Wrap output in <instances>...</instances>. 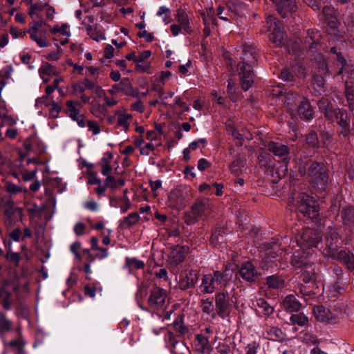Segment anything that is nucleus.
I'll return each instance as SVG.
<instances>
[{
    "label": "nucleus",
    "instance_id": "1",
    "mask_svg": "<svg viewBox=\"0 0 354 354\" xmlns=\"http://www.w3.org/2000/svg\"><path fill=\"white\" fill-rule=\"evenodd\" d=\"M257 50L251 46H244L240 54L241 61L237 66L241 86L244 91H248L254 80L253 66L257 64Z\"/></svg>",
    "mask_w": 354,
    "mask_h": 354
},
{
    "label": "nucleus",
    "instance_id": "2",
    "mask_svg": "<svg viewBox=\"0 0 354 354\" xmlns=\"http://www.w3.org/2000/svg\"><path fill=\"white\" fill-rule=\"evenodd\" d=\"M233 274L232 269L226 266L223 272L216 270L213 273L204 274L201 278L199 289L203 294L213 293L217 289L226 287Z\"/></svg>",
    "mask_w": 354,
    "mask_h": 354
},
{
    "label": "nucleus",
    "instance_id": "3",
    "mask_svg": "<svg viewBox=\"0 0 354 354\" xmlns=\"http://www.w3.org/2000/svg\"><path fill=\"white\" fill-rule=\"evenodd\" d=\"M307 164H301L299 166L298 171L301 176H306L309 183L315 188L320 191L326 189L328 182V174L325 169L322 167L318 162H314L308 167L306 171Z\"/></svg>",
    "mask_w": 354,
    "mask_h": 354
},
{
    "label": "nucleus",
    "instance_id": "4",
    "mask_svg": "<svg viewBox=\"0 0 354 354\" xmlns=\"http://www.w3.org/2000/svg\"><path fill=\"white\" fill-rule=\"evenodd\" d=\"M286 104L292 113L297 112L301 119L310 120L313 117V110L309 101L294 94L288 95Z\"/></svg>",
    "mask_w": 354,
    "mask_h": 354
},
{
    "label": "nucleus",
    "instance_id": "5",
    "mask_svg": "<svg viewBox=\"0 0 354 354\" xmlns=\"http://www.w3.org/2000/svg\"><path fill=\"white\" fill-rule=\"evenodd\" d=\"M303 252L297 251L294 252L292 259V263L297 268H301L304 271L301 273L302 281L307 283L315 278V269L312 263L309 261L306 255L302 254ZM305 254V252H304Z\"/></svg>",
    "mask_w": 354,
    "mask_h": 354
},
{
    "label": "nucleus",
    "instance_id": "6",
    "mask_svg": "<svg viewBox=\"0 0 354 354\" xmlns=\"http://www.w3.org/2000/svg\"><path fill=\"white\" fill-rule=\"evenodd\" d=\"M297 208L304 214L311 219L317 218L319 209L317 201L309 195L301 193L297 198Z\"/></svg>",
    "mask_w": 354,
    "mask_h": 354
},
{
    "label": "nucleus",
    "instance_id": "7",
    "mask_svg": "<svg viewBox=\"0 0 354 354\" xmlns=\"http://www.w3.org/2000/svg\"><path fill=\"white\" fill-rule=\"evenodd\" d=\"M211 208V204L207 199L201 200L196 202L192 206L190 213H186L185 215V221L188 224L196 223L200 218L207 216Z\"/></svg>",
    "mask_w": 354,
    "mask_h": 354
},
{
    "label": "nucleus",
    "instance_id": "8",
    "mask_svg": "<svg viewBox=\"0 0 354 354\" xmlns=\"http://www.w3.org/2000/svg\"><path fill=\"white\" fill-rule=\"evenodd\" d=\"M166 290L160 287H153L148 298L149 307L153 310H163L167 306Z\"/></svg>",
    "mask_w": 354,
    "mask_h": 354
},
{
    "label": "nucleus",
    "instance_id": "9",
    "mask_svg": "<svg viewBox=\"0 0 354 354\" xmlns=\"http://www.w3.org/2000/svg\"><path fill=\"white\" fill-rule=\"evenodd\" d=\"M266 24L268 26V31L270 32L269 35V39L276 46H280L283 44L284 41V33L281 30L278 21L277 19L270 15L266 18Z\"/></svg>",
    "mask_w": 354,
    "mask_h": 354
},
{
    "label": "nucleus",
    "instance_id": "10",
    "mask_svg": "<svg viewBox=\"0 0 354 354\" xmlns=\"http://www.w3.org/2000/svg\"><path fill=\"white\" fill-rule=\"evenodd\" d=\"M321 239L318 232L307 228L300 235L297 242L303 248H317Z\"/></svg>",
    "mask_w": 354,
    "mask_h": 354
},
{
    "label": "nucleus",
    "instance_id": "11",
    "mask_svg": "<svg viewBox=\"0 0 354 354\" xmlns=\"http://www.w3.org/2000/svg\"><path fill=\"white\" fill-rule=\"evenodd\" d=\"M239 274L245 283L250 284L257 283L261 277V273L251 261L242 263Z\"/></svg>",
    "mask_w": 354,
    "mask_h": 354
},
{
    "label": "nucleus",
    "instance_id": "12",
    "mask_svg": "<svg viewBox=\"0 0 354 354\" xmlns=\"http://www.w3.org/2000/svg\"><path fill=\"white\" fill-rule=\"evenodd\" d=\"M198 279V272L194 269H186L179 276L178 287L182 290L194 288Z\"/></svg>",
    "mask_w": 354,
    "mask_h": 354
},
{
    "label": "nucleus",
    "instance_id": "13",
    "mask_svg": "<svg viewBox=\"0 0 354 354\" xmlns=\"http://www.w3.org/2000/svg\"><path fill=\"white\" fill-rule=\"evenodd\" d=\"M326 248L323 250V254L333 258L338 252L339 236L335 230H330L326 235Z\"/></svg>",
    "mask_w": 354,
    "mask_h": 354
},
{
    "label": "nucleus",
    "instance_id": "14",
    "mask_svg": "<svg viewBox=\"0 0 354 354\" xmlns=\"http://www.w3.org/2000/svg\"><path fill=\"white\" fill-rule=\"evenodd\" d=\"M68 116L76 122L79 127L84 125V118L85 116L80 113L81 103L78 100H67L66 102Z\"/></svg>",
    "mask_w": 354,
    "mask_h": 354
},
{
    "label": "nucleus",
    "instance_id": "15",
    "mask_svg": "<svg viewBox=\"0 0 354 354\" xmlns=\"http://www.w3.org/2000/svg\"><path fill=\"white\" fill-rule=\"evenodd\" d=\"M228 292L222 291L215 295V303L216 313L222 319H225L229 315V303L227 301Z\"/></svg>",
    "mask_w": 354,
    "mask_h": 354
},
{
    "label": "nucleus",
    "instance_id": "16",
    "mask_svg": "<svg viewBox=\"0 0 354 354\" xmlns=\"http://www.w3.org/2000/svg\"><path fill=\"white\" fill-rule=\"evenodd\" d=\"M188 248L180 245H175L171 250L169 257L168 262L173 266H177L182 263L185 258V254L188 251Z\"/></svg>",
    "mask_w": 354,
    "mask_h": 354
},
{
    "label": "nucleus",
    "instance_id": "17",
    "mask_svg": "<svg viewBox=\"0 0 354 354\" xmlns=\"http://www.w3.org/2000/svg\"><path fill=\"white\" fill-rule=\"evenodd\" d=\"M186 195L182 188L174 189L169 195L170 204L176 209H183L186 205Z\"/></svg>",
    "mask_w": 354,
    "mask_h": 354
},
{
    "label": "nucleus",
    "instance_id": "18",
    "mask_svg": "<svg viewBox=\"0 0 354 354\" xmlns=\"http://www.w3.org/2000/svg\"><path fill=\"white\" fill-rule=\"evenodd\" d=\"M277 7L278 12L285 17L289 13L293 12L296 10V3L295 0H271Z\"/></svg>",
    "mask_w": 354,
    "mask_h": 354
},
{
    "label": "nucleus",
    "instance_id": "19",
    "mask_svg": "<svg viewBox=\"0 0 354 354\" xmlns=\"http://www.w3.org/2000/svg\"><path fill=\"white\" fill-rule=\"evenodd\" d=\"M269 151L273 153L275 156L286 160L289 155V148L281 142L270 141L267 145Z\"/></svg>",
    "mask_w": 354,
    "mask_h": 354
},
{
    "label": "nucleus",
    "instance_id": "20",
    "mask_svg": "<svg viewBox=\"0 0 354 354\" xmlns=\"http://www.w3.org/2000/svg\"><path fill=\"white\" fill-rule=\"evenodd\" d=\"M313 314L315 318L322 322L335 323L336 322L335 317L333 315L331 312L326 308L322 306H317L314 307Z\"/></svg>",
    "mask_w": 354,
    "mask_h": 354
},
{
    "label": "nucleus",
    "instance_id": "21",
    "mask_svg": "<svg viewBox=\"0 0 354 354\" xmlns=\"http://www.w3.org/2000/svg\"><path fill=\"white\" fill-rule=\"evenodd\" d=\"M175 18L178 22V24L183 27V31L184 34H190L192 32V29L190 25V18L185 10L178 8L176 10Z\"/></svg>",
    "mask_w": 354,
    "mask_h": 354
},
{
    "label": "nucleus",
    "instance_id": "22",
    "mask_svg": "<svg viewBox=\"0 0 354 354\" xmlns=\"http://www.w3.org/2000/svg\"><path fill=\"white\" fill-rule=\"evenodd\" d=\"M332 259L345 265L349 270H354V254L350 251L340 250Z\"/></svg>",
    "mask_w": 354,
    "mask_h": 354
},
{
    "label": "nucleus",
    "instance_id": "23",
    "mask_svg": "<svg viewBox=\"0 0 354 354\" xmlns=\"http://www.w3.org/2000/svg\"><path fill=\"white\" fill-rule=\"evenodd\" d=\"M50 32L54 35V39H57V37L62 35L64 37V39L60 40V44L64 45L68 43V38L71 36V32L68 30V26L67 24H63L61 26L56 25L50 29Z\"/></svg>",
    "mask_w": 354,
    "mask_h": 354
},
{
    "label": "nucleus",
    "instance_id": "24",
    "mask_svg": "<svg viewBox=\"0 0 354 354\" xmlns=\"http://www.w3.org/2000/svg\"><path fill=\"white\" fill-rule=\"evenodd\" d=\"M194 346L196 350L202 354H209L211 351L208 337L203 334L196 335L194 339Z\"/></svg>",
    "mask_w": 354,
    "mask_h": 354
},
{
    "label": "nucleus",
    "instance_id": "25",
    "mask_svg": "<svg viewBox=\"0 0 354 354\" xmlns=\"http://www.w3.org/2000/svg\"><path fill=\"white\" fill-rule=\"evenodd\" d=\"M333 113V115L329 118V120L333 122L336 121L337 124L344 129H347L349 127L348 115L344 110L336 109Z\"/></svg>",
    "mask_w": 354,
    "mask_h": 354
},
{
    "label": "nucleus",
    "instance_id": "26",
    "mask_svg": "<svg viewBox=\"0 0 354 354\" xmlns=\"http://www.w3.org/2000/svg\"><path fill=\"white\" fill-rule=\"evenodd\" d=\"M283 306L289 312H298L301 307V304L295 295H289L284 298Z\"/></svg>",
    "mask_w": 354,
    "mask_h": 354
},
{
    "label": "nucleus",
    "instance_id": "27",
    "mask_svg": "<svg viewBox=\"0 0 354 354\" xmlns=\"http://www.w3.org/2000/svg\"><path fill=\"white\" fill-rule=\"evenodd\" d=\"M318 107L319 111L324 113L326 117L328 118H331V116L333 115V112L336 109L333 102L328 97H322L319 100Z\"/></svg>",
    "mask_w": 354,
    "mask_h": 354
},
{
    "label": "nucleus",
    "instance_id": "28",
    "mask_svg": "<svg viewBox=\"0 0 354 354\" xmlns=\"http://www.w3.org/2000/svg\"><path fill=\"white\" fill-rule=\"evenodd\" d=\"M113 156L112 153L110 152L104 153L103 157L100 160V165L102 167L101 173L104 176L108 175L112 169V167L111 165V160H113Z\"/></svg>",
    "mask_w": 354,
    "mask_h": 354
},
{
    "label": "nucleus",
    "instance_id": "29",
    "mask_svg": "<svg viewBox=\"0 0 354 354\" xmlns=\"http://www.w3.org/2000/svg\"><path fill=\"white\" fill-rule=\"evenodd\" d=\"M115 115L118 116L117 118V124L118 126L122 127V129L127 131L130 125L131 122L132 121L133 117L131 114L122 113V112H116Z\"/></svg>",
    "mask_w": 354,
    "mask_h": 354
},
{
    "label": "nucleus",
    "instance_id": "30",
    "mask_svg": "<svg viewBox=\"0 0 354 354\" xmlns=\"http://www.w3.org/2000/svg\"><path fill=\"white\" fill-rule=\"evenodd\" d=\"M39 75L44 82H48V77L50 75H55L57 73L55 66L48 62L43 63L39 69Z\"/></svg>",
    "mask_w": 354,
    "mask_h": 354
},
{
    "label": "nucleus",
    "instance_id": "31",
    "mask_svg": "<svg viewBox=\"0 0 354 354\" xmlns=\"http://www.w3.org/2000/svg\"><path fill=\"white\" fill-rule=\"evenodd\" d=\"M16 213L21 214V209L19 208H17L13 205L12 203H8L5 205V211L4 214L6 217V222L9 225H12L13 223V216Z\"/></svg>",
    "mask_w": 354,
    "mask_h": 354
},
{
    "label": "nucleus",
    "instance_id": "32",
    "mask_svg": "<svg viewBox=\"0 0 354 354\" xmlns=\"http://www.w3.org/2000/svg\"><path fill=\"white\" fill-rule=\"evenodd\" d=\"M45 2H35L34 5L29 8L28 15L31 18L36 16L38 18H41V12L44 11L45 7H46Z\"/></svg>",
    "mask_w": 354,
    "mask_h": 354
},
{
    "label": "nucleus",
    "instance_id": "33",
    "mask_svg": "<svg viewBox=\"0 0 354 354\" xmlns=\"http://www.w3.org/2000/svg\"><path fill=\"white\" fill-rule=\"evenodd\" d=\"M86 30L89 37L95 41L99 42L106 39L105 35L95 26H87Z\"/></svg>",
    "mask_w": 354,
    "mask_h": 354
},
{
    "label": "nucleus",
    "instance_id": "34",
    "mask_svg": "<svg viewBox=\"0 0 354 354\" xmlns=\"http://www.w3.org/2000/svg\"><path fill=\"white\" fill-rule=\"evenodd\" d=\"M28 33L30 35V39L35 42H36L38 46L41 48H45L48 46L44 32L41 31Z\"/></svg>",
    "mask_w": 354,
    "mask_h": 354
},
{
    "label": "nucleus",
    "instance_id": "35",
    "mask_svg": "<svg viewBox=\"0 0 354 354\" xmlns=\"http://www.w3.org/2000/svg\"><path fill=\"white\" fill-rule=\"evenodd\" d=\"M257 304L259 308V310L264 315L268 316L274 311V308L263 298L257 299Z\"/></svg>",
    "mask_w": 354,
    "mask_h": 354
},
{
    "label": "nucleus",
    "instance_id": "36",
    "mask_svg": "<svg viewBox=\"0 0 354 354\" xmlns=\"http://www.w3.org/2000/svg\"><path fill=\"white\" fill-rule=\"evenodd\" d=\"M140 216L138 213L133 212L124 217L120 221V227L122 228L129 227L135 225L139 220Z\"/></svg>",
    "mask_w": 354,
    "mask_h": 354
},
{
    "label": "nucleus",
    "instance_id": "37",
    "mask_svg": "<svg viewBox=\"0 0 354 354\" xmlns=\"http://www.w3.org/2000/svg\"><path fill=\"white\" fill-rule=\"evenodd\" d=\"M11 326V321L7 318L4 313L0 312V335H3L9 331Z\"/></svg>",
    "mask_w": 354,
    "mask_h": 354
},
{
    "label": "nucleus",
    "instance_id": "38",
    "mask_svg": "<svg viewBox=\"0 0 354 354\" xmlns=\"http://www.w3.org/2000/svg\"><path fill=\"white\" fill-rule=\"evenodd\" d=\"M84 125L80 127L84 128L87 127L88 130L91 131L93 136H97L100 133L101 129L97 122L95 120H86L85 117L84 118Z\"/></svg>",
    "mask_w": 354,
    "mask_h": 354
},
{
    "label": "nucleus",
    "instance_id": "39",
    "mask_svg": "<svg viewBox=\"0 0 354 354\" xmlns=\"http://www.w3.org/2000/svg\"><path fill=\"white\" fill-rule=\"evenodd\" d=\"M201 308L204 313H206L211 316L212 318L216 317V313H214V306L213 302L209 299H203L201 301Z\"/></svg>",
    "mask_w": 354,
    "mask_h": 354
},
{
    "label": "nucleus",
    "instance_id": "40",
    "mask_svg": "<svg viewBox=\"0 0 354 354\" xmlns=\"http://www.w3.org/2000/svg\"><path fill=\"white\" fill-rule=\"evenodd\" d=\"M25 342L21 337L17 339L12 340L6 344L7 346L12 348H16L17 350V354H25L24 346Z\"/></svg>",
    "mask_w": 354,
    "mask_h": 354
},
{
    "label": "nucleus",
    "instance_id": "41",
    "mask_svg": "<svg viewBox=\"0 0 354 354\" xmlns=\"http://www.w3.org/2000/svg\"><path fill=\"white\" fill-rule=\"evenodd\" d=\"M267 284L273 289L281 288L283 286V280L278 276L272 275L267 278Z\"/></svg>",
    "mask_w": 354,
    "mask_h": 354
},
{
    "label": "nucleus",
    "instance_id": "42",
    "mask_svg": "<svg viewBox=\"0 0 354 354\" xmlns=\"http://www.w3.org/2000/svg\"><path fill=\"white\" fill-rule=\"evenodd\" d=\"M291 322L300 326H304L308 322V317L303 313L293 314L290 318Z\"/></svg>",
    "mask_w": 354,
    "mask_h": 354
},
{
    "label": "nucleus",
    "instance_id": "43",
    "mask_svg": "<svg viewBox=\"0 0 354 354\" xmlns=\"http://www.w3.org/2000/svg\"><path fill=\"white\" fill-rule=\"evenodd\" d=\"M323 15L325 17V20L328 21L330 26L335 25L336 19L334 17L333 9L330 7L326 6L322 9Z\"/></svg>",
    "mask_w": 354,
    "mask_h": 354
},
{
    "label": "nucleus",
    "instance_id": "44",
    "mask_svg": "<svg viewBox=\"0 0 354 354\" xmlns=\"http://www.w3.org/2000/svg\"><path fill=\"white\" fill-rule=\"evenodd\" d=\"M0 125L13 126L17 123V121L10 115H7L5 109H1L0 111Z\"/></svg>",
    "mask_w": 354,
    "mask_h": 354
},
{
    "label": "nucleus",
    "instance_id": "45",
    "mask_svg": "<svg viewBox=\"0 0 354 354\" xmlns=\"http://www.w3.org/2000/svg\"><path fill=\"white\" fill-rule=\"evenodd\" d=\"M345 93L349 108L353 110L354 107V90L347 82L345 83Z\"/></svg>",
    "mask_w": 354,
    "mask_h": 354
},
{
    "label": "nucleus",
    "instance_id": "46",
    "mask_svg": "<svg viewBox=\"0 0 354 354\" xmlns=\"http://www.w3.org/2000/svg\"><path fill=\"white\" fill-rule=\"evenodd\" d=\"M125 261L126 266L129 268L141 269L145 266V263L142 261L138 260L136 258L127 257Z\"/></svg>",
    "mask_w": 354,
    "mask_h": 354
},
{
    "label": "nucleus",
    "instance_id": "47",
    "mask_svg": "<svg viewBox=\"0 0 354 354\" xmlns=\"http://www.w3.org/2000/svg\"><path fill=\"white\" fill-rule=\"evenodd\" d=\"M46 106H49L50 115L52 118H57L61 110V107L58 104L53 100V99H50V101L48 104L46 103Z\"/></svg>",
    "mask_w": 354,
    "mask_h": 354
},
{
    "label": "nucleus",
    "instance_id": "48",
    "mask_svg": "<svg viewBox=\"0 0 354 354\" xmlns=\"http://www.w3.org/2000/svg\"><path fill=\"white\" fill-rule=\"evenodd\" d=\"M306 143L312 147H317L318 146L319 143V139L317 134L312 131H310L306 138Z\"/></svg>",
    "mask_w": 354,
    "mask_h": 354
},
{
    "label": "nucleus",
    "instance_id": "49",
    "mask_svg": "<svg viewBox=\"0 0 354 354\" xmlns=\"http://www.w3.org/2000/svg\"><path fill=\"white\" fill-rule=\"evenodd\" d=\"M268 338L272 340H278L281 337L282 332L276 327H272L267 330Z\"/></svg>",
    "mask_w": 354,
    "mask_h": 354
},
{
    "label": "nucleus",
    "instance_id": "50",
    "mask_svg": "<svg viewBox=\"0 0 354 354\" xmlns=\"http://www.w3.org/2000/svg\"><path fill=\"white\" fill-rule=\"evenodd\" d=\"M227 93L229 97L234 102L236 101L238 99V95L236 94L234 84L231 81V80L227 81Z\"/></svg>",
    "mask_w": 354,
    "mask_h": 354
},
{
    "label": "nucleus",
    "instance_id": "51",
    "mask_svg": "<svg viewBox=\"0 0 354 354\" xmlns=\"http://www.w3.org/2000/svg\"><path fill=\"white\" fill-rule=\"evenodd\" d=\"M10 33L12 35V38H24L26 37L27 31L20 30L16 27H10Z\"/></svg>",
    "mask_w": 354,
    "mask_h": 354
},
{
    "label": "nucleus",
    "instance_id": "52",
    "mask_svg": "<svg viewBox=\"0 0 354 354\" xmlns=\"http://www.w3.org/2000/svg\"><path fill=\"white\" fill-rule=\"evenodd\" d=\"M6 259L8 261L14 262L16 266H19V263L20 261V257L19 253L13 252L12 251H8L6 254Z\"/></svg>",
    "mask_w": 354,
    "mask_h": 354
},
{
    "label": "nucleus",
    "instance_id": "53",
    "mask_svg": "<svg viewBox=\"0 0 354 354\" xmlns=\"http://www.w3.org/2000/svg\"><path fill=\"white\" fill-rule=\"evenodd\" d=\"M174 328L176 331L183 335L187 332V328L184 326L182 322V318L177 319L174 322Z\"/></svg>",
    "mask_w": 354,
    "mask_h": 354
},
{
    "label": "nucleus",
    "instance_id": "54",
    "mask_svg": "<svg viewBox=\"0 0 354 354\" xmlns=\"http://www.w3.org/2000/svg\"><path fill=\"white\" fill-rule=\"evenodd\" d=\"M6 191L12 194L21 192L22 189L11 182H6Z\"/></svg>",
    "mask_w": 354,
    "mask_h": 354
},
{
    "label": "nucleus",
    "instance_id": "55",
    "mask_svg": "<svg viewBox=\"0 0 354 354\" xmlns=\"http://www.w3.org/2000/svg\"><path fill=\"white\" fill-rule=\"evenodd\" d=\"M72 93L74 95L78 96L80 93H84L85 87L82 83H75L71 86Z\"/></svg>",
    "mask_w": 354,
    "mask_h": 354
},
{
    "label": "nucleus",
    "instance_id": "56",
    "mask_svg": "<svg viewBox=\"0 0 354 354\" xmlns=\"http://www.w3.org/2000/svg\"><path fill=\"white\" fill-rule=\"evenodd\" d=\"M313 87L319 93H321L322 91H324V80L322 77H316L315 78Z\"/></svg>",
    "mask_w": 354,
    "mask_h": 354
},
{
    "label": "nucleus",
    "instance_id": "57",
    "mask_svg": "<svg viewBox=\"0 0 354 354\" xmlns=\"http://www.w3.org/2000/svg\"><path fill=\"white\" fill-rule=\"evenodd\" d=\"M62 53V50L61 48H57L55 51L48 53L46 57L47 59L50 61H57L60 58Z\"/></svg>",
    "mask_w": 354,
    "mask_h": 354
},
{
    "label": "nucleus",
    "instance_id": "58",
    "mask_svg": "<svg viewBox=\"0 0 354 354\" xmlns=\"http://www.w3.org/2000/svg\"><path fill=\"white\" fill-rule=\"evenodd\" d=\"M138 35L140 38H143L147 42H151L154 39L153 34L146 30H140L138 32Z\"/></svg>",
    "mask_w": 354,
    "mask_h": 354
},
{
    "label": "nucleus",
    "instance_id": "59",
    "mask_svg": "<svg viewBox=\"0 0 354 354\" xmlns=\"http://www.w3.org/2000/svg\"><path fill=\"white\" fill-rule=\"evenodd\" d=\"M354 209L351 207L344 209L342 213V217L344 221L349 222L351 218L353 216Z\"/></svg>",
    "mask_w": 354,
    "mask_h": 354
},
{
    "label": "nucleus",
    "instance_id": "60",
    "mask_svg": "<svg viewBox=\"0 0 354 354\" xmlns=\"http://www.w3.org/2000/svg\"><path fill=\"white\" fill-rule=\"evenodd\" d=\"M95 250L97 252L95 254L96 259L102 260L109 256V252L106 248H99V249Z\"/></svg>",
    "mask_w": 354,
    "mask_h": 354
},
{
    "label": "nucleus",
    "instance_id": "61",
    "mask_svg": "<svg viewBox=\"0 0 354 354\" xmlns=\"http://www.w3.org/2000/svg\"><path fill=\"white\" fill-rule=\"evenodd\" d=\"M207 141L205 138H199L197 140H194L189 145L188 148L190 149V150H195L196 149L201 145H203L204 147L206 144Z\"/></svg>",
    "mask_w": 354,
    "mask_h": 354
},
{
    "label": "nucleus",
    "instance_id": "62",
    "mask_svg": "<svg viewBox=\"0 0 354 354\" xmlns=\"http://www.w3.org/2000/svg\"><path fill=\"white\" fill-rule=\"evenodd\" d=\"M106 178L104 180V183L107 187H111L112 189H115L117 187V181L115 178L110 175H106Z\"/></svg>",
    "mask_w": 354,
    "mask_h": 354
},
{
    "label": "nucleus",
    "instance_id": "63",
    "mask_svg": "<svg viewBox=\"0 0 354 354\" xmlns=\"http://www.w3.org/2000/svg\"><path fill=\"white\" fill-rule=\"evenodd\" d=\"M153 144L152 142H148L140 149V153L142 155L148 156L150 153V151H153Z\"/></svg>",
    "mask_w": 354,
    "mask_h": 354
},
{
    "label": "nucleus",
    "instance_id": "64",
    "mask_svg": "<svg viewBox=\"0 0 354 354\" xmlns=\"http://www.w3.org/2000/svg\"><path fill=\"white\" fill-rule=\"evenodd\" d=\"M259 348V345L255 342H252L246 346V354H257V348Z\"/></svg>",
    "mask_w": 354,
    "mask_h": 354
}]
</instances>
